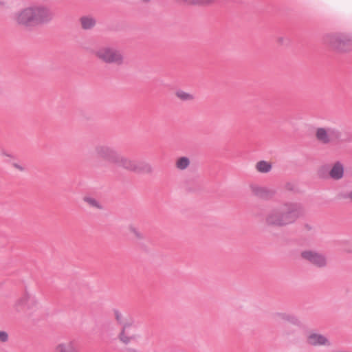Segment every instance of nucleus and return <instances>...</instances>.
<instances>
[{"instance_id": "obj_1", "label": "nucleus", "mask_w": 352, "mask_h": 352, "mask_svg": "<svg viewBox=\"0 0 352 352\" xmlns=\"http://www.w3.org/2000/svg\"><path fill=\"white\" fill-rule=\"evenodd\" d=\"M53 18L51 9L43 4L29 5L16 10L12 16L14 24L25 28L47 24Z\"/></svg>"}, {"instance_id": "obj_2", "label": "nucleus", "mask_w": 352, "mask_h": 352, "mask_svg": "<svg viewBox=\"0 0 352 352\" xmlns=\"http://www.w3.org/2000/svg\"><path fill=\"white\" fill-rule=\"evenodd\" d=\"M324 43L338 54L352 52V36L344 32L327 33L324 36Z\"/></svg>"}, {"instance_id": "obj_3", "label": "nucleus", "mask_w": 352, "mask_h": 352, "mask_svg": "<svg viewBox=\"0 0 352 352\" xmlns=\"http://www.w3.org/2000/svg\"><path fill=\"white\" fill-rule=\"evenodd\" d=\"M95 56L103 62L120 65L124 63V56L117 48L111 45H102L95 52Z\"/></svg>"}, {"instance_id": "obj_4", "label": "nucleus", "mask_w": 352, "mask_h": 352, "mask_svg": "<svg viewBox=\"0 0 352 352\" xmlns=\"http://www.w3.org/2000/svg\"><path fill=\"white\" fill-rule=\"evenodd\" d=\"M315 136L319 142L328 144L340 140L341 132L335 127L322 126L316 129Z\"/></svg>"}, {"instance_id": "obj_5", "label": "nucleus", "mask_w": 352, "mask_h": 352, "mask_svg": "<svg viewBox=\"0 0 352 352\" xmlns=\"http://www.w3.org/2000/svg\"><path fill=\"white\" fill-rule=\"evenodd\" d=\"M280 207L287 225L295 222L303 214L302 206L298 202H286Z\"/></svg>"}, {"instance_id": "obj_6", "label": "nucleus", "mask_w": 352, "mask_h": 352, "mask_svg": "<svg viewBox=\"0 0 352 352\" xmlns=\"http://www.w3.org/2000/svg\"><path fill=\"white\" fill-rule=\"evenodd\" d=\"M94 153L96 157L113 164L119 153L112 146L101 144L95 147Z\"/></svg>"}, {"instance_id": "obj_7", "label": "nucleus", "mask_w": 352, "mask_h": 352, "mask_svg": "<svg viewBox=\"0 0 352 352\" xmlns=\"http://www.w3.org/2000/svg\"><path fill=\"white\" fill-rule=\"evenodd\" d=\"M265 223L267 225L276 226L287 225L280 206L272 209L267 212L265 216Z\"/></svg>"}, {"instance_id": "obj_8", "label": "nucleus", "mask_w": 352, "mask_h": 352, "mask_svg": "<svg viewBox=\"0 0 352 352\" xmlns=\"http://www.w3.org/2000/svg\"><path fill=\"white\" fill-rule=\"evenodd\" d=\"M303 259L318 267H324L327 265V259L324 255L315 250H305L301 252Z\"/></svg>"}, {"instance_id": "obj_9", "label": "nucleus", "mask_w": 352, "mask_h": 352, "mask_svg": "<svg viewBox=\"0 0 352 352\" xmlns=\"http://www.w3.org/2000/svg\"><path fill=\"white\" fill-rule=\"evenodd\" d=\"M54 352H80L78 342L73 338H67L58 342L54 347Z\"/></svg>"}, {"instance_id": "obj_10", "label": "nucleus", "mask_w": 352, "mask_h": 352, "mask_svg": "<svg viewBox=\"0 0 352 352\" xmlns=\"http://www.w3.org/2000/svg\"><path fill=\"white\" fill-rule=\"evenodd\" d=\"M307 341L309 344L314 346L329 347L332 344L330 339L327 336L317 332L309 333Z\"/></svg>"}, {"instance_id": "obj_11", "label": "nucleus", "mask_w": 352, "mask_h": 352, "mask_svg": "<svg viewBox=\"0 0 352 352\" xmlns=\"http://www.w3.org/2000/svg\"><path fill=\"white\" fill-rule=\"evenodd\" d=\"M37 300L35 296L29 293L25 292L16 302V305L23 309H30L36 306Z\"/></svg>"}, {"instance_id": "obj_12", "label": "nucleus", "mask_w": 352, "mask_h": 352, "mask_svg": "<svg viewBox=\"0 0 352 352\" xmlns=\"http://www.w3.org/2000/svg\"><path fill=\"white\" fill-rule=\"evenodd\" d=\"M136 160L125 157L118 153L113 164L122 167L126 170L133 171L135 168Z\"/></svg>"}, {"instance_id": "obj_13", "label": "nucleus", "mask_w": 352, "mask_h": 352, "mask_svg": "<svg viewBox=\"0 0 352 352\" xmlns=\"http://www.w3.org/2000/svg\"><path fill=\"white\" fill-rule=\"evenodd\" d=\"M250 188L254 195L263 199H269L274 193L272 189L258 184H252Z\"/></svg>"}, {"instance_id": "obj_14", "label": "nucleus", "mask_w": 352, "mask_h": 352, "mask_svg": "<svg viewBox=\"0 0 352 352\" xmlns=\"http://www.w3.org/2000/svg\"><path fill=\"white\" fill-rule=\"evenodd\" d=\"M114 318L118 324L122 327L133 326V320L127 314H124L118 309L113 310Z\"/></svg>"}, {"instance_id": "obj_15", "label": "nucleus", "mask_w": 352, "mask_h": 352, "mask_svg": "<svg viewBox=\"0 0 352 352\" xmlns=\"http://www.w3.org/2000/svg\"><path fill=\"white\" fill-rule=\"evenodd\" d=\"M277 317L282 321L294 325L297 327H302V322L300 319L296 315L292 314H278Z\"/></svg>"}, {"instance_id": "obj_16", "label": "nucleus", "mask_w": 352, "mask_h": 352, "mask_svg": "<svg viewBox=\"0 0 352 352\" xmlns=\"http://www.w3.org/2000/svg\"><path fill=\"white\" fill-rule=\"evenodd\" d=\"M132 326H126L121 327V330L118 334V338L121 342L128 344L136 339V336L130 333L129 329Z\"/></svg>"}, {"instance_id": "obj_17", "label": "nucleus", "mask_w": 352, "mask_h": 352, "mask_svg": "<svg viewBox=\"0 0 352 352\" xmlns=\"http://www.w3.org/2000/svg\"><path fill=\"white\" fill-rule=\"evenodd\" d=\"M344 170V165L341 162H337L332 166L329 171V175L332 179L338 180L342 178Z\"/></svg>"}, {"instance_id": "obj_18", "label": "nucleus", "mask_w": 352, "mask_h": 352, "mask_svg": "<svg viewBox=\"0 0 352 352\" xmlns=\"http://www.w3.org/2000/svg\"><path fill=\"white\" fill-rule=\"evenodd\" d=\"M80 25L84 30L92 29L96 23V19L90 15L83 16L80 19Z\"/></svg>"}, {"instance_id": "obj_19", "label": "nucleus", "mask_w": 352, "mask_h": 352, "mask_svg": "<svg viewBox=\"0 0 352 352\" xmlns=\"http://www.w3.org/2000/svg\"><path fill=\"white\" fill-rule=\"evenodd\" d=\"M152 171H153V167L150 164L145 162L137 161L134 172L143 173H151Z\"/></svg>"}, {"instance_id": "obj_20", "label": "nucleus", "mask_w": 352, "mask_h": 352, "mask_svg": "<svg viewBox=\"0 0 352 352\" xmlns=\"http://www.w3.org/2000/svg\"><path fill=\"white\" fill-rule=\"evenodd\" d=\"M256 170L261 173H267L272 168V163L265 160L258 162L255 165Z\"/></svg>"}, {"instance_id": "obj_21", "label": "nucleus", "mask_w": 352, "mask_h": 352, "mask_svg": "<svg viewBox=\"0 0 352 352\" xmlns=\"http://www.w3.org/2000/svg\"><path fill=\"white\" fill-rule=\"evenodd\" d=\"M190 164V159L187 157H180L175 161V166L180 170L186 169Z\"/></svg>"}, {"instance_id": "obj_22", "label": "nucleus", "mask_w": 352, "mask_h": 352, "mask_svg": "<svg viewBox=\"0 0 352 352\" xmlns=\"http://www.w3.org/2000/svg\"><path fill=\"white\" fill-rule=\"evenodd\" d=\"M175 95L179 99L183 101H190L194 99V96L192 94L182 90L177 91Z\"/></svg>"}, {"instance_id": "obj_23", "label": "nucleus", "mask_w": 352, "mask_h": 352, "mask_svg": "<svg viewBox=\"0 0 352 352\" xmlns=\"http://www.w3.org/2000/svg\"><path fill=\"white\" fill-rule=\"evenodd\" d=\"M84 201L87 203L91 207L101 209L102 208V206L101 203L98 201L96 199L91 197H85L84 198Z\"/></svg>"}, {"instance_id": "obj_24", "label": "nucleus", "mask_w": 352, "mask_h": 352, "mask_svg": "<svg viewBox=\"0 0 352 352\" xmlns=\"http://www.w3.org/2000/svg\"><path fill=\"white\" fill-rule=\"evenodd\" d=\"M129 232L133 234L137 239H143V233L135 226L131 225L129 227Z\"/></svg>"}, {"instance_id": "obj_25", "label": "nucleus", "mask_w": 352, "mask_h": 352, "mask_svg": "<svg viewBox=\"0 0 352 352\" xmlns=\"http://www.w3.org/2000/svg\"><path fill=\"white\" fill-rule=\"evenodd\" d=\"M8 340V334L5 331L0 330V342H6Z\"/></svg>"}, {"instance_id": "obj_26", "label": "nucleus", "mask_w": 352, "mask_h": 352, "mask_svg": "<svg viewBox=\"0 0 352 352\" xmlns=\"http://www.w3.org/2000/svg\"><path fill=\"white\" fill-rule=\"evenodd\" d=\"M13 166H14V168H16V169H18V170H19L21 171H23L25 170L24 166H23L21 164H14Z\"/></svg>"}, {"instance_id": "obj_27", "label": "nucleus", "mask_w": 352, "mask_h": 352, "mask_svg": "<svg viewBox=\"0 0 352 352\" xmlns=\"http://www.w3.org/2000/svg\"><path fill=\"white\" fill-rule=\"evenodd\" d=\"M332 352H352V351L345 350V349H338V350L333 351Z\"/></svg>"}, {"instance_id": "obj_28", "label": "nucleus", "mask_w": 352, "mask_h": 352, "mask_svg": "<svg viewBox=\"0 0 352 352\" xmlns=\"http://www.w3.org/2000/svg\"><path fill=\"white\" fill-rule=\"evenodd\" d=\"M283 41H284V38L283 37H279L278 38V42L280 44H283Z\"/></svg>"}, {"instance_id": "obj_29", "label": "nucleus", "mask_w": 352, "mask_h": 352, "mask_svg": "<svg viewBox=\"0 0 352 352\" xmlns=\"http://www.w3.org/2000/svg\"><path fill=\"white\" fill-rule=\"evenodd\" d=\"M348 197L349 199H351L352 200V191L349 193Z\"/></svg>"}, {"instance_id": "obj_30", "label": "nucleus", "mask_w": 352, "mask_h": 352, "mask_svg": "<svg viewBox=\"0 0 352 352\" xmlns=\"http://www.w3.org/2000/svg\"><path fill=\"white\" fill-rule=\"evenodd\" d=\"M143 1H145V2H148L150 0H142Z\"/></svg>"}]
</instances>
